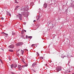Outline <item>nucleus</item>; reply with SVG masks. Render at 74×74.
Here are the masks:
<instances>
[{"instance_id": "f257e3e1", "label": "nucleus", "mask_w": 74, "mask_h": 74, "mask_svg": "<svg viewBox=\"0 0 74 74\" xmlns=\"http://www.w3.org/2000/svg\"><path fill=\"white\" fill-rule=\"evenodd\" d=\"M23 44V43L22 42H18L16 44V47H18V46H21Z\"/></svg>"}, {"instance_id": "f03ea898", "label": "nucleus", "mask_w": 74, "mask_h": 74, "mask_svg": "<svg viewBox=\"0 0 74 74\" xmlns=\"http://www.w3.org/2000/svg\"><path fill=\"white\" fill-rule=\"evenodd\" d=\"M1 34H3L4 36H5L6 37H8V34H6L4 32L2 33Z\"/></svg>"}, {"instance_id": "7ed1b4c3", "label": "nucleus", "mask_w": 74, "mask_h": 74, "mask_svg": "<svg viewBox=\"0 0 74 74\" xmlns=\"http://www.w3.org/2000/svg\"><path fill=\"white\" fill-rule=\"evenodd\" d=\"M56 70L57 71H60L62 70V69L60 67H58L56 68Z\"/></svg>"}, {"instance_id": "20e7f679", "label": "nucleus", "mask_w": 74, "mask_h": 74, "mask_svg": "<svg viewBox=\"0 0 74 74\" xmlns=\"http://www.w3.org/2000/svg\"><path fill=\"white\" fill-rule=\"evenodd\" d=\"M8 48H10L13 49L14 48V45H11L8 47Z\"/></svg>"}, {"instance_id": "39448f33", "label": "nucleus", "mask_w": 74, "mask_h": 74, "mask_svg": "<svg viewBox=\"0 0 74 74\" xmlns=\"http://www.w3.org/2000/svg\"><path fill=\"white\" fill-rule=\"evenodd\" d=\"M18 70H22V67H21V66L20 65H19L18 66Z\"/></svg>"}, {"instance_id": "423d86ee", "label": "nucleus", "mask_w": 74, "mask_h": 74, "mask_svg": "<svg viewBox=\"0 0 74 74\" xmlns=\"http://www.w3.org/2000/svg\"><path fill=\"white\" fill-rule=\"evenodd\" d=\"M18 15H19V16H18L20 20H22V15L21 14H19Z\"/></svg>"}, {"instance_id": "0eeeda50", "label": "nucleus", "mask_w": 74, "mask_h": 74, "mask_svg": "<svg viewBox=\"0 0 74 74\" xmlns=\"http://www.w3.org/2000/svg\"><path fill=\"white\" fill-rule=\"evenodd\" d=\"M27 13H28V12H23V15L25 16L27 15Z\"/></svg>"}, {"instance_id": "6e6552de", "label": "nucleus", "mask_w": 74, "mask_h": 74, "mask_svg": "<svg viewBox=\"0 0 74 74\" xmlns=\"http://www.w3.org/2000/svg\"><path fill=\"white\" fill-rule=\"evenodd\" d=\"M47 5H48L46 3H45L44 4V7L45 8H47Z\"/></svg>"}, {"instance_id": "1a4fd4ad", "label": "nucleus", "mask_w": 74, "mask_h": 74, "mask_svg": "<svg viewBox=\"0 0 74 74\" xmlns=\"http://www.w3.org/2000/svg\"><path fill=\"white\" fill-rule=\"evenodd\" d=\"M36 65H37V63H34L32 64V67H34V66Z\"/></svg>"}, {"instance_id": "9d476101", "label": "nucleus", "mask_w": 74, "mask_h": 74, "mask_svg": "<svg viewBox=\"0 0 74 74\" xmlns=\"http://www.w3.org/2000/svg\"><path fill=\"white\" fill-rule=\"evenodd\" d=\"M7 14L8 15H9V16H11V15L10 13L8 12H7Z\"/></svg>"}, {"instance_id": "9b49d317", "label": "nucleus", "mask_w": 74, "mask_h": 74, "mask_svg": "<svg viewBox=\"0 0 74 74\" xmlns=\"http://www.w3.org/2000/svg\"><path fill=\"white\" fill-rule=\"evenodd\" d=\"M19 7H20L19 6H18V5L16 6L15 9V10H16L17 9V8H19Z\"/></svg>"}, {"instance_id": "f8f14e48", "label": "nucleus", "mask_w": 74, "mask_h": 74, "mask_svg": "<svg viewBox=\"0 0 74 74\" xmlns=\"http://www.w3.org/2000/svg\"><path fill=\"white\" fill-rule=\"evenodd\" d=\"M9 51L10 52H14V51L11 49L9 50Z\"/></svg>"}, {"instance_id": "ddd939ff", "label": "nucleus", "mask_w": 74, "mask_h": 74, "mask_svg": "<svg viewBox=\"0 0 74 74\" xmlns=\"http://www.w3.org/2000/svg\"><path fill=\"white\" fill-rule=\"evenodd\" d=\"M13 66H14V68H16V67H17V65L16 64L13 65Z\"/></svg>"}, {"instance_id": "4468645a", "label": "nucleus", "mask_w": 74, "mask_h": 74, "mask_svg": "<svg viewBox=\"0 0 74 74\" xmlns=\"http://www.w3.org/2000/svg\"><path fill=\"white\" fill-rule=\"evenodd\" d=\"M13 67H14V65L13 64H12L11 65V68H12H12H13Z\"/></svg>"}, {"instance_id": "2eb2a0df", "label": "nucleus", "mask_w": 74, "mask_h": 74, "mask_svg": "<svg viewBox=\"0 0 74 74\" xmlns=\"http://www.w3.org/2000/svg\"><path fill=\"white\" fill-rule=\"evenodd\" d=\"M32 36H29L28 38H30V39L32 38Z\"/></svg>"}, {"instance_id": "dca6fc26", "label": "nucleus", "mask_w": 74, "mask_h": 74, "mask_svg": "<svg viewBox=\"0 0 74 74\" xmlns=\"http://www.w3.org/2000/svg\"><path fill=\"white\" fill-rule=\"evenodd\" d=\"M26 38H29V36H28L26 35Z\"/></svg>"}, {"instance_id": "f3484780", "label": "nucleus", "mask_w": 74, "mask_h": 74, "mask_svg": "<svg viewBox=\"0 0 74 74\" xmlns=\"http://www.w3.org/2000/svg\"><path fill=\"white\" fill-rule=\"evenodd\" d=\"M34 45H35V44H32V45L31 46L32 47H33V46H34Z\"/></svg>"}, {"instance_id": "a211bd4d", "label": "nucleus", "mask_w": 74, "mask_h": 74, "mask_svg": "<svg viewBox=\"0 0 74 74\" xmlns=\"http://www.w3.org/2000/svg\"><path fill=\"white\" fill-rule=\"evenodd\" d=\"M15 2L16 3H18V2H17V1H16V0H15Z\"/></svg>"}, {"instance_id": "6ab92c4d", "label": "nucleus", "mask_w": 74, "mask_h": 74, "mask_svg": "<svg viewBox=\"0 0 74 74\" xmlns=\"http://www.w3.org/2000/svg\"><path fill=\"white\" fill-rule=\"evenodd\" d=\"M0 62H1V63H3V62H2V61L0 59Z\"/></svg>"}, {"instance_id": "aec40b11", "label": "nucleus", "mask_w": 74, "mask_h": 74, "mask_svg": "<svg viewBox=\"0 0 74 74\" xmlns=\"http://www.w3.org/2000/svg\"><path fill=\"white\" fill-rule=\"evenodd\" d=\"M11 73L12 74H15L14 73V72H11Z\"/></svg>"}, {"instance_id": "412c9836", "label": "nucleus", "mask_w": 74, "mask_h": 74, "mask_svg": "<svg viewBox=\"0 0 74 74\" xmlns=\"http://www.w3.org/2000/svg\"><path fill=\"white\" fill-rule=\"evenodd\" d=\"M38 19H40V16H38V18L37 20H38Z\"/></svg>"}, {"instance_id": "4be33fe9", "label": "nucleus", "mask_w": 74, "mask_h": 74, "mask_svg": "<svg viewBox=\"0 0 74 74\" xmlns=\"http://www.w3.org/2000/svg\"><path fill=\"white\" fill-rule=\"evenodd\" d=\"M21 52L22 53H23V52H24V51L22 50H21Z\"/></svg>"}, {"instance_id": "5701e85b", "label": "nucleus", "mask_w": 74, "mask_h": 74, "mask_svg": "<svg viewBox=\"0 0 74 74\" xmlns=\"http://www.w3.org/2000/svg\"><path fill=\"white\" fill-rule=\"evenodd\" d=\"M1 19L2 20H4V18H3V17H2L1 18Z\"/></svg>"}, {"instance_id": "b1692460", "label": "nucleus", "mask_w": 74, "mask_h": 74, "mask_svg": "<svg viewBox=\"0 0 74 74\" xmlns=\"http://www.w3.org/2000/svg\"><path fill=\"white\" fill-rule=\"evenodd\" d=\"M24 51H27V50L26 49H24Z\"/></svg>"}, {"instance_id": "393cba45", "label": "nucleus", "mask_w": 74, "mask_h": 74, "mask_svg": "<svg viewBox=\"0 0 74 74\" xmlns=\"http://www.w3.org/2000/svg\"><path fill=\"white\" fill-rule=\"evenodd\" d=\"M23 68H25V66L23 65L22 66Z\"/></svg>"}, {"instance_id": "a878e982", "label": "nucleus", "mask_w": 74, "mask_h": 74, "mask_svg": "<svg viewBox=\"0 0 74 74\" xmlns=\"http://www.w3.org/2000/svg\"><path fill=\"white\" fill-rule=\"evenodd\" d=\"M27 64H25V67H27Z\"/></svg>"}, {"instance_id": "bb28decb", "label": "nucleus", "mask_w": 74, "mask_h": 74, "mask_svg": "<svg viewBox=\"0 0 74 74\" xmlns=\"http://www.w3.org/2000/svg\"><path fill=\"white\" fill-rule=\"evenodd\" d=\"M12 35H15V33H12Z\"/></svg>"}, {"instance_id": "cd10ccee", "label": "nucleus", "mask_w": 74, "mask_h": 74, "mask_svg": "<svg viewBox=\"0 0 74 74\" xmlns=\"http://www.w3.org/2000/svg\"><path fill=\"white\" fill-rule=\"evenodd\" d=\"M34 22H36V20H34Z\"/></svg>"}, {"instance_id": "c85d7f7f", "label": "nucleus", "mask_w": 74, "mask_h": 74, "mask_svg": "<svg viewBox=\"0 0 74 74\" xmlns=\"http://www.w3.org/2000/svg\"><path fill=\"white\" fill-rule=\"evenodd\" d=\"M2 49V50L3 51H4V49Z\"/></svg>"}, {"instance_id": "c756f323", "label": "nucleus", "mask_w": 74, "mask_h": 74, "mask_svg": "<svg viewBox=\"0 0 74 74\" xmlns=\"http://www.w3.org/2000/svg\"><path fill=\"white\" fill-rule=\"evenodd\" d=\"M33 71H34V72H36V71H35V70H33Z\"/></svg>"}, {"instance_id": "7c9ffc66", "label": "nucleus", "mask_w": 74, "mask_h": 74, "mask_svg": "<svg viewBox=\"0 0 74 74\" xmlns=\"http://www.w3.org/2000/svg\"><path fill=\"white\" fill-rule=\"evenodd\" d=\"M24 31L25 32H26V31L25 30H24Z\"/></svg>"}, {"instance_id": "2f4dec72", "label": "nucleus", "mask_w": 74, "mask_h": 74, "mask_svg": "<svg viewBox=\"0 0 74 74\" xmlns=\"http://www.w3.org/2000/svg\"><path fill=\"white\" fill-rule=\"evenodd\" d=\"M37 54H38V55H39V53H37Z\"/></svg>"}, {"instance_id": "473e14b6", "label": "nucleus", "mask_w": 74, "mask_h": 74, "mask_svg": "<svg viewBox=\"0 0 74 74\" xmlns=\"http://www.w3.org/2000/svg\"><path fill=\"white\" fill-rule=\"evenodd\" d=\"M22 55H23V53H22Z\"/></svg>"}, {"instance_id": "72a5a7b5", "label": "nucleus", "mask_w": 74, "mask_h": 74, "mask_svg": "<svg viewBox=\"0 0 74 74\" xmlns=\"http://www.w3.org/2000/svg\"><path fill=\"white\" fill-rule=\"evenodd\" d=\"M24 10H25V8H24Z\"/></svg>"}, {"instance_id": "f704fd0d", "label": "nucleus", "mask_w": 74, "mask_h": 74, "mask_svg": "<svg viewBox=\"0 0 74 74\" xmlns=\"http://www.w3.org/2000/svg\"><path fill=\"white\" fill-rule=\"evenodd\" d=\"M23 63H25V62H24V61H23Z\"/></svg>"}, {"instance_id": "c9c22d12", "label": "nucleus", "mask_w": 74, "mask_h": 74, "mask_svg": "<svg viewBox=\"0 0 74 74\" xmlns=\"http://www.w3.org/2000/svg\"><path fill=\"white\" fill-rule=\"evenodd\" d=\"M24 24H25V25L26 24L25 23H24Z\"/></svg>"}, {"instance_id": "e433bc0d", "label": "nucleus", "mask_w": 74, "mask_h": 74, "mask_svg": "<svg viewBox=\"0 0 74 74\" xmlns=\"http://www.w3.org/2000/svg\"><path fill=\"white\" fill-rule=\"evenodd\" d=\"M18 55H19V54H18Z\"/></svg>"}]
</instances>
